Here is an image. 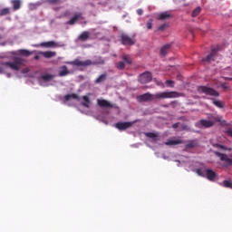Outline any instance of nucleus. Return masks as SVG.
I'll return each mask as SVG.
<instances>
[{"instance_id": "f03ea898", "label": "nucleus", "mask_w": 232, "mask_h": 232, "mask_svg": "<svg viewBox=\"0 0 232 232\" xmlns=\"http://www.w3.org/2000/svg\"><path fill=\"white\" fill-rule=\"evenodd\" d=\"M65 64H72V66H92V65H97V64H104V60L102 58H99L97 61L92 62V60H85L81 61L79 59H76L72 62H65Z\"/></svg>"}, {"instance_id": "f3484780", "label": "nucleus", "mask_w": 232, "mask_h": 232, "mask_svg": "<svg viewBox=\"0 0 232 232\" xmlns=\"http://www.w3.org/2000/svg\"><path fill=\"white\" fill-rule=\"evenodd\" d=\"M39 55H43L45 59H52V57H55L57 53L55 52L52 51H46V52H39Z\"/></svg>"}, {"instance_id": "1a4fd4ad", "label": "nucleus", "mask_w": 232, "mask_h": 232, "mask_svg": "<svg viewBox=\"0 0 232 232\" xmlns=\"http://www.w3.org/2000/svg\"><path fill=\"white\" fill-rule=\"evenodd\" d=\"M114 126H115V128H117V130H120V131H123L124 130H128V128H131V126H133V122L120 121V122H117Z\"/></svg>"}, {"instance_id": "2eb2a0df", "label": "nucleus", "mask_w": 232, "mask_h": 232, "mask_svg": "<svg viewBox=\"0 0 232 232\" xmlns=\"http://www.w3.org/2000/svg\"><path fill=\"white\" fill-rule=\"evenodd\" d=\"M182 140L179 139V138H171L169 140H168L165 144L166 146H177L178 144H182Z\"/></svg>"}, {"instance_id": "7ed1b4c3", "label": "nucleus", "mask_w": 232, "mask_h": 232, "mask_svg": "<svg viewBox=\"0 0 232 232\" xmlns=\"http://www.w3.org/2000/svg\"><path fill=\"white\" fill-rule=\"evenodd\" d=\"M153 97L155 101V99H177L179 95L177 92H163L153 94Z\"/></svg>"}, {"instance_id": "a18cd8bd", "label": "nucleus", "mask_w": 232, "mask_h": 232, "mask_svg": "<svg viewBox=\"0 0 232 232\" xmlns=\"http://www.w3.org/2000/svg\"><path fill=\"white\" fill-rule=\"evenodd\" d=\"M166 26H168V25L166 24H164L159 27V30L162 31V30H164V28H166Z\"/></svg>"}, {"instance_id": "58836bf2", "label": "nucleus", "mask_w": 232, "mask_h": 232, "mask_svg": "<svg viewBox=\"0 0 232 232\" xmlns=\"http://www.w3.org/2000/svg\"><path fill=\"white\" fill-rule=\"evenodd\" d=\"M214 146H216V148H218V150H227V148H226V147H224L223 145H220V144H216Z\"/></svg>"}, {"instance_id": "a878e982", "label": "nucleus", "mask_w": 232, "mask_h": 232, "mask_svg": "<svg viewBox=\"0 0 232 232\" xmlns=\"http://www.w3.org/2000/svg\"><path fill=\"white\" fill-rule=\"evenodd\" d=\"M146 137H149V139H152V140H158L159 139V133L155 132H147L145 133Z\"/></svg>"}, {"instance_id": "09e8293b", "label": "nucleus", "mask_w": 232, "mask_h": 232, "mask_svg": "<svg viewBox=\"0 0 232 232\" xmlns=\"http://www.w3.org/2000/svg\"><path fill=\"white\" fill-rule=\"evenodd\" d=\"M225 79H228L229 81H232V78H227V77H225Z\"/></svg>"}, {"instance_id": "aec40b11", "label": "nucleus", "mask_w": 232, "mask_h": 232, "mask_svg": "<svg viewBox=\"0 0 232 232\" xmlns=\"http://www.w3.org/2000/svg\"><path fill=\"white\" fill-rule=\"evenodd\" d=\"M98 105H100L101 108H113V105L110 103V102L106 100H97Z\"/></svg>"}, {"instance_id": "c85d7f7f", "label": "nucleus", "mask_w": 232, "mask_h": 232, "mask_svg": "<svg viewBox=\"0 0 232 232\" xmlns=\"http://www.w3.org/2000/svg\"><path fill=\"white\" fill-rule=\"evenodd\" d=\"M115 66L118 70H124V68H126L124 62H118L116 63Z\"/></svg>"}, {"instance_id": "37998d69", "label": "nucleus", "mask_w": 232, "mask_h": 232, "mask_svg": "<svg viewBox=\"0 0 232 232\" xmlns=\"http://www.w3.org/2000/svg\"><path fill=\"white\" fill-rule=\"evenodd\" d=\"M221 88H223L224 90H228L229 86H227V84H226V83H222Z\"/></svg>"}, {"instance_id": "5701e85b", "label": "nucleus", "mask_w": 232, "mask_h": 232, "mask_svg": "<svg viewBox=\"0 0 232 232\" xmlns=\"http://www.w3.org/2000/svg\"><path fill=\"white\" fill-rule=\"evenodd\" d=\"M108 77L107 73L101 74L95 81V84H101L102 82H104Z\"/></svg>"}, {"instance_id": "6ab92c4d", "label": "nucleus", "mask_w": 232, "mask_h": 232, "mask_svg": "<svg viewBox=\"0 0 232 232\" xmlns=\"http://www.w3.org/2000/svg\"><path fill=\"white\" fill-rule=\"evenodd\" d=\"M40 46H43L44 48H57L58 45L54 41H49L40 44Z\"/></svg>"}, {"instance_id": "ea45409f", "label": "nucleus", "mask_w": 232, "mask_h": 232, "mask_svg": "<svg viewBox=\"0 0 232 232\" xmlns=\"http://www.w3.org/2000/svg\"><path fill=\"white\" fill-rule=\"evenodd\" d=\"M49 3H51L52 5H59V3H61V0H49Z\"/></svg>"}, {"instance_id": "f8f14e48", "label": "nucleus", "mask_w": 232, "mask_h": 232, "mask_svg": "<svg viewBox=\"0 0 232 232\" xmlns=\"http://www.w3.org/2000/svg\"><path fill=\"white\" fill-rule=\"evenodd\" d=\"M53 77H55L53 74H44L39 78L40 81V84L42 86H44V82H50V81H52L53 79Z\"/></svg>"}, {"instance_id": "b1692460", "label": "nucleus", "mask_w": 232, "mask_h": 232, "mask_svg": "<svg viewBox=\"0 0 232 232\" xmlns=\"http://www.w3.org/2000/svg\"><path fill=\"white\" fill-rule=\"evenodd\" d=\"M169 48H171V44H165L163 47H161V55H167L168 52H169Z\"/></svg>"}, {"instance_id": "a211bd4d", "label": "nucleus", "mask_w": 232, "mask_h": 232, "mask_svg": "<svg viewBox=\"0 0 232 232\" xmlns=\"http://www.w3.org/2000/svg\"><path fill=\"white\" fill-rule=\"evenodd\" d=\"M205 175L208 180H213L214 179L217 178V172L209 169H207L205 170Z\"/></svg>"}, {"instance_id": "2f4dec72", "label": "nucleus", "mask_w": 232, "mask_h": 232, "mask_svg": "<svg viewBox=\"0 0 232 232\" xmlns=\"http://www.w3.org/2000/svg\"><path fill=\"white\" fill-rule=\"evenodd\" d=\"M201 10L202 9L200 7H197L196 9H194L192 12V17H197V15L200 14Z\"/></svg>"}, {"instance_id": "bb28decb", "label": "nucleus", "mask_w": 232, "mask_h": 232, "mask_svg": "<svg viewBox=\"0 0 232 232\" xmlns=\"http://www.w3.org/2000/svg\"><path fill=\"white\" fill-rule=\"evenodd\" d=\"M18 53H20V55H24V57H28L32 55V53H34V52H30L26 49H21L18 51Z\"/></svg>"}, {"instance_id": "f704fd0d", "label": "nucleus", "mask_w": 232, "mask_h": 232, "mask_svg": "<svg viewBox=\"0 0 232 232\" xmlns=\"http://www.w3.org/2000/svg\"><path fill=\"white\" fill-rule=\"evenodd\" d=\"M10 14V9L9 8H4L0 12V15H8Z\"/></svg>"}, {"instance_id": "8fccbe9b", "label": "nucleus", "mask_w": 232, "mask_h": 232, "mask_svg": "<svg viewBox=\"0 0 232 232\" xmlns=\"http://www.w3.org/2000/svg\"><path fill=\"white\" fill-rule=\"evenodd\" d=\"M64 15H65V16L68 15V12L64 13Z\"/></svg>"}, {"instance_id": "dca6fc26", "label": "nucleus", "mask_w": 232, "mask_h": 232, "mask_svg": "<svg viewBox=\"0 0 232 232\" xmlns=\"http://www.w3.org/2000/svg\"><path fill=\"white\" fill-rule=\"evenodd\" d=\"M82 19V14L78 13L73 17H72L69 21L66 22V24H70L71 26L75 24L77 21H81Z\"/></svg>"}, {"instance_id": "473e14b6", "label": "nucleus", "mask_w": 232, "mask_h": 232, "mask_svg": "<svg viewBox=\"0 0 232 232\" xmlns=\"http://www.w3.org/2000/svg\"><path fill=\"white\" fill-rule=\"evenodd\" d=\"M221 186H224V188H231L232 183H231V181H229V180H224V181L221 183Z\"/></svg>"}, {"instance_id": "412c9836", "label": "nucleus", "mask_w": 232, "mask_h": 232, "mask_svg": "<svg viewBox=\"0 0 232 232\" xmlns=\"http://www.w3.org/2000/svg\"><path fill=\"white\" fill-rule=\"evenodd\" d=\"M169 17H171L169 12H163L157 15V19H160V21H165V19H169Z\"/></svg>"}, {"instance_id": "9d476101", "label": "nucleus", "mask_w": 232, "mask_h": 232, "mask_svg": "<svg viewBox=\"0 0 232 232\" xmlns=\"http://www.w3.org/2000/svg\"><path fill=\"white\" fill-rule=\"evenodd\" d=\"M121 43L125 46H131L132 44H135V39L130 37L128 34H122Z\"/></svg>"}, {"instance_id": "6e6552de", "label": "nucleus", "mask_w": 232, "mask_h": 232, "mask_svg": "<svg viewBox=\"0 0 232 232\" xmlns=\"http://www.w3.org/2000/svg\"><path fill=\"white\" fill-rule=\"evenodd\" d=\"M65 104H70V102H77L81 101V98H79V95L72 93V94H67L63 97Z\"/></svg>"}, {"instance_id": "393cba45", "label": "nucleus", "mask_w": 232, "mask_h": 232, "mask_svg": "<svg viewBox=\"0 0 232 232\" xmlns=\"http://www.w3.org/2000/svg\"><path fill=\"white\" fill-rule=\"evenodd\" d=\"M82 101V106H84L85 108H90V104H92V102H90V98L88 96H83Z\"/></svg>"}, {"instance_id": "4468645a", "label": "nucleus", "mask_w": 232, "mask_h": 232, "mask_svg": "<svg viewBox=\"0 0 232 232\" xmlns=\"http://www.w3.org/2000/svg\"><path fill=\"white\" fill-rule=\"evenodd\" d=\"M218 51L216 49H212L211 53L206 57L203 58V61L207 63H211V61H215L217 59Z\"/></svg>"}, {"instance_id": "c9c22d12", "label": "nucleus", "mask_w": 232, "mask_h": 232, "mask_svg": "<svg viewBox=\"0 0 232 232\" xmlns=\"http://www.w3.org/2000/svg\"><path fill=\"white\" fill-rule=\"evenodd\" d=\"M147 28L148 30H151V28H153V19H150L149 22H147Z\"/></svg>"}, {"instance_id": "423d86ee", "label": "nucleus", "mask_w": 232, "mask_h": 232, "mask_svg": "<svg viewBox=\"0 0 232 232\" xmlns=\"http://www.w3.org/2000/svg\"><path fill=\"white\" fill-rule=\"evenodd\" d=\"M152 79H153V76L151 75V72H145L139 76V81H140V82H141V84H146L147 82H151Z\"/></svg>"}, {"instance_id": "9b49d317", "label": "nucleus", "mask_w": 232, "mask_h": 232, "mask_svg": "<svg viewBox=\"0 0 232 232\" xmlns=\"http://www.w3.org/2000/svg\"><path fill=\"white\" fill-rule=\"evenodd\" d=\"M213 124H215V122H213V121L201 120L196 123V126L198 128H211V126H213Z\"/></svg>"}, {"instance_id": "e433bc0d", "label": "nucleus", "mask_w": 232, "mask_h": 232, "mask_svg": "<svg viewBox=\"0 0 232 232\" xmlns=\"http://www.w3.org/2000/svg\"><path fill=\"white\" fill-rule=\"evenodd\" d=\"M166 84L169 85L170 88H173V84H175V82L171 80H167Z\"/></svg>"}, {"instance_id": "79ce46f5", "label": "nucleus", "mask_w": 232, "mask_h": 232, "mask_svg": "<svg viewBox=\"0 0 232 232\" xmlns=\"http://www.w3.org/2000/svg\"><path fill=\"white\" fill-rule=\"evenodd\" d=\"M197 173H198V175H199V177H204V172L202 171V169H198L197 170Z\"/></svg>"}, {"instance_id": "20e7f679", "label": "nucleus", "mask_w": 232, "mask_h": 232, "mask_svg": "<svg viewBox=\"0 0 232 232\" xmlns=\"http://www.w3.org/2000/svg\"><path fill=\"white\" fill-rule=\"evenodd\" d=\"M198 92H199V93H205V95H210L211 97H218L219 95L218 92L207 86H199Z\"/></svg>"}, {"instance_id": "603ef678", "label": "nucleus", "mask_w": 232, "mask_h": 232, "mask_svg": "<svg viewBox=\"0 0 232 232\" xmlns=\"http://www.w3.org/2000/svg\"><path fill=\"white\" fill-rule=\"evenodd\" d=\"M0 39H1V36H0Z\"/></svg>"}, {"instance_id": "a19ab883", "label": "nucleus", "mask_w": 232, "mask_h": 232, "mask_svg": "<svg viewBox=\"0 0 232 232\" xmlns=\"http://www.w3.org/2000/svg\"><path fill=\"white\" fill-rule=\"evenodd\" d=\"M30 72V69L28 68H24L21 71V73H23L24 75H25V73H28Z\"/></svg>"}, {"instance_id": "0eeeda50", "label": "nucleus", "mask_w": 232, "mask_h": 232, "mask_svg": "<svg viewBox=\"0 0 232 232\" xmlns=\"http://www.w3.org/2000/svg\"><path fill=\"white\" fill-rule=\"evenodd\" d=\"M137 101L138 102H150V101H154V96L153 94L147 92L138 96Z\"/></svg>"}, {"instance_id": "3c124183", "label": "nucleus", "mask_w": 232, "mask_h": 232, "mask_svg": "<svg viewBox=\"0 0 232 232\" xmlns=\"http://www.w3.org/2000/svg\"><path fill=\"white\" fill-rule=\"evenodd\" d=\"M226 72H229V68L226 69Z\"/></svg>"}, {"instance_id": "39448f33", "label": "nucleus", "mask_w": 232, "mask_h": 232, "mask_svg": "<svg viewBox=\"0 0 232 232\" xmlns=\"http://www.w3.org/2000/svg\"><path fill=\"white\" fill-rule=\"evenodd\" d=\"M215 155H217V157H219L220 160H222L223 163V168H229V166H232V155L231 158L227 157V155L226 154H222L218 151L215 152Z\"/></svg>"}, {"instance_id": "cd10ccee", "label": "nucleus", "mask_w": 232, "mask_h": 232, "mask_svg": "<svg viewBox=\"0 0 232 232\" xmlns=\"http://www.w3.org/2000/svg\"><path fill=\"white\" fill-rule=\"evenodd\" d=\"M13 6H14V10H19V8H21V1L19 0H13L11 1Z\"/></svg>"}, {"instance_id": "49530a36", "label": "nucleus", "mask_w": 232, "mask_h": 232, "mask_svg": "<svg viewBox=\"0 0 232 232\" xmlns=\"http://www.w3.org/2000/svg\"><path fill=\"white\" fill-rule=\"evenodd\" d=\"M41 54H39V53L36 54V55H34V59H35V61H39L40 59H41V56H40Z\"/></svg>"}, {"instance_id": "7c9ffc66", "label": "nucleus", "mask_w": 232, "mask_h": 232, "mask_svg": "<svg viewBox=\"0 0 232 232\" xmlns=\"http://www.w3.org/2000/svg\"><path fill=\"white\" fill-rule=\"evenodd\" d=\"M122 59L125 63H127V64H131V58H130V55L124 54Z\"/></svg>"}, {"instance_id": "f257e3e1", "label": "nucleus", "mask_w": 232, "mask_h": 232, "mask_svg": "<svg viewBox=\"0 0 232 232\" xmlns=\"http://www.w3.org/2000/svg\"><path fill=\"white\" fill-rule=\"evenodd\" d=\"M23 60L15 58L14 62H6L0 64V73H4L6 77H12V72H19L21 70Z\"/></svg>"}, {"instance_id": "c756f323", "label": "nucleus", "mask_w": 232, "mask_h": 232, "mask_svg": "<svg viewBox=\"0 0 232 232\" xmlns=\"http://www.w3.org/2000/svg\"><path fill=\"white\" fill-rule=\"evenodd\" d=\"M213 104H215L218 108H224V103L218 100H213Z\"/></svg>"}, {"instance_id": "ddd939ff", "label": "nucleus", "mask_w": 232, "mask_h": 232, "mask_svg": "<svg viewBox=\"0 0 232 232\" xmlns=\"http://www.w3.org/2000/svg\"><path fill=\"white\" fill-rule=\"evenodd\" d=\"M72 73V71L68 70V67L66 65L61 66L58 71L59 77H66V75H70Z\"/></svg>"}, {"instance_id": "4be33fe9", "label": "nucleus", "mask_w": 232, "mask_h": 232, "mask_svg": "<svg viewBox=\"0 0 232 232\" xmlns=\"http://www.w3.org/2000/svg\"><path fill=\"white\" fill-rule=\"evenodd\" d=\"M78 39L80 41H88V39H90V32L84 31L79 35Z\"/></svg>"}, {"instance_id": "4c0bfd02", "label": "nucleus", "mask_w": 232, "mask_h": 232, "mask_svg": "<svg viewBox=\"0 0 232 232\" xmlns=\"http://www.w3.org/2000/svg\"><path fill=\"white\" fill-rule=\"evenodd\" d=\"M37 6H39V4H31L29 5L30 10H35V8H37Z\"/></svg>"}, {"instance_id": "de8ad7c7", "label": "nucleus", "mask_w": 232, "mask_h": 232, "mask_svg": "<svg viewBox=\"0 0 232 232\" xmlns=\"http://www.w3.org/2000/svg\"><path fill=\"white\" fill-rule=\"evenodd\" d=\"M172 128H174V130H177V128H179V123H174L172 125Z\"/></svg>"}, {"instance_id": "72a5a7b5", "label": "nucleus", "mask_w": 232, "mask_h": 232, "mask_svg": "<svg viewBox=\"0 0 232 232\" xmlns=\"http://www.w3.org/2000/svg\"><path fill=\"white\" fill-rule=\"evenodd\" d=\"M195 146H197V140H191L186 145V148H195Z\"/></svg>"}, {"instance_id": "c03bdc74", "label": "nucleus", "mask_w": 232, "mask_h": 232, "mask_svg": "<svg viewBox=\"0 0 232 232\" xmlns=\"http://www.w3.org/2000/svg\"><path fill=\"white\" fill-rule=\"evenodd\" d=\"M137 14L138 15H142V14H144V11L142 9H138Z\"/></svg>"}]
</instances>
